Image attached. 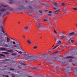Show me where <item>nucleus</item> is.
Instances as JSON below:
<instances>
[{
  "mask_svg": "<svg viewBox=\"0 0 77 77\" xmlns=\"http://www.w3.org/2000/svg\"><path fill=\"white\" fill-rule=\"evenodd\" d=\"M18 52V53H20L23 55V56L26 57V59H25V60H29L32 62H34L35 60H37V58L38 57V56H36L34 55H31L30 54H26V52H23L20 51H18L17 50H14Z\"/></svg>",
  "mask_w": 77,
  "mask_h": 77,
  "instance_id": "nucleus-1",
  "label": "nucleus"
},
{
  "mask_svg": "<svg viewBox=\"0 0 77 77\" xmlns=\"http://www.w3.org/2000/svg\"><path fill=\"white\" fill-rule=\"evenodd\" d=\"M1 6L2 7H4V8H1L0 9V16H2V15H3L4 13L7 10V8H6V7H8V5H5L4 4H1Z\"/></svg>",
  "mask_w": 77,
  "mask_h": 77,
  "instance_id": "nucleus-2",
  "label": "nucleus"
},
{
  "mask_svg": "<svg viewBox=\"0 0 77 77\" xmlns=\"http://www.w3.org/2000/svg\"><path fill=\"white\" fill-rule=\"evenodd\" d=\"M41 57H39L38 56H38V57H37V59H38V57H41L42 58H47V59H50V58H51V57L49 56V57H47V54H41Z\"/></svg>",
  "mask_w": 77,
  "mask_h": 77,
  "instance_id": "nucleus-3",
  "label": "nucleus"
},
{
  "mask_svg": "<svg viewBox=\"0 0 77 77\" xmlns=\"http://www.w3.org/2000/svg\"><path fill=\"white\" fill-rule=\"evenodd\" d=\"M53 9H54V10H55V11H54L53 12V13H54L57 12H58V11H59L60 10V7H57L56 8L54 7Z\"/></svg>",
  "mask_w": 77,
  "mask_h": 77,
  "instance_id": "nucleus-4",
  "label": "nucleus"
},
{
  "mask_svg": "<svg viewBox=\"0 0 77 77\" xmlns=\"http://www.w3.org/2000/svg\"><path fill=\"white\" fill-rule=\"evenodd\" d=\"M74 35H75V33H74V32H73L69 33L68 36L69 37H71V36H74Z\"/></svg>",
  "mask_w": 77,
  "mask_h": 77,
  "instance_id": "nucleus-5",
  "label": "nucleus"
},
{
  "mask_svg": "<svg viewBox=\"0 0 77 77\" xmlns=\"http://www.w3.org/2000/svg\"><path fill=\"white\" fill-rule=\"evenodd\" d=\"M65 72H69V70L71 69V68H68V67H65Z\"/></svg>",
  "mask_w": 77,
  "mask_h": 77,
  "instance_id": "nucleus-6",
  "label": "nucleus"
},
{
  "mask_svg": "<svg viewBox=\"0 0 77 77\" xmlns=\"http://www.w3.org/2000/svg\"><path fill=\"white\" fill-rule=\"evenodd\" d=\"M17 45H14L15 47L19 49L20 48V44L18 43L17 44Z\"/></svg>",
  "mask_w": 77,
  "mask_h": 77,
  "instance_id": "nucleus-7",
  "label": "nucleus"
},
{
  "mask_svg": "<svg viewBox=\"0 0 77 77\" xmlns=\"http://www.w3.org/2000/svg\"><path fill=\"white\" fill-rule=\"evenodd\" d=\"M54 5L55 6H57L59 5V3L58 2H54Z\"/></svg>",
  "mask_w": 77,
  "mask_h": 77,
  "instance_id": "nucleus-8",
  "label": "nucleus"
},
{
  "mask_svg": "<svg viewBox=\"0 0 77 77\" xmlns=\"http://www.w3.org/2000/svg\"><path fill=\"white\" fill-rule=\"evenodd\" d=\"M7 52H9L10 53H14V51L12 49L9 50L8 51H6Z\"/></svg>",
  "mask_w": 77,
  "mask_h": 77,
  "instance_id": "nucleus-9",
  "label": "nucleus"
},
{
  "mask_svg": "<svg viewBox=\"0 0 77 77\" xmlns=\"http://www.w3.org/2000/svg\"><path fill=\"white\" fill-rule=\"evenodd\" d=\"M36 26L38 28H39L40 29V28H41V27H42V25H41L40 24H39V25L36 24Z\"/></svg>",
  "mask_w": 77,
  "mask_h": 77,
  "instance_id": "nucleus-10",
  "label": "nucleus"
},
{
  "mask_svg": "<svg viewBox=\"0 0 77 77\" xmlns=\"http://www.w3.org/2000/svg\"><path fill=\"white\" fill-rule=\"evenodd\" d=\"M74 58V57H73V56H67V57H66V59H69V58Z\"/></svg>",
  "mask_w": 77,
  "mask_h": 77,
  "instance_id": "nucleus-11",
  "label": "nucleus"
},
{
  "mask_svg": "<svg viewBox=\"0 0 77 77\" xmlns=\"http://www.w3.org/2000/svg\"><path fill=\"white\" fill-rule=\"evenodd\" d=\"M8 50V49L4 48H0V50Z\"/></svg>",
  "mask_w": 77,
  "mask_h": 77,
  "instance_id": "nucleus-12",
  "label": "nucleus"
},
{
  "mask_svg": "<svg viewBox=\"0 0 77 77\" xmlns=\"http://www.w3.org/2000/svg\"><path fill=\"white\" fill-rule=\"evenodd\" d=\"M24 6H22L21 7H20L19 8V9H24Z\"/></svg>",
  "mask_w": 77,
  "mask_h": 77,
  "instance_id": "nucleus-13",
  "label": "nucleus"
},
{
  "mask_svg": "<svg viewBox=\"0 0 77 77\" xmlns=\"http://www.w3.org/2000/svg\"><path fill=\"white\" fill-rule=\"evenodd\" d=\"M27 42H28V44H32V42H31L30 40H28L27 41Z\"/></svg>",
  "mask_w": 77,
  "mask_h": 77,
  "instance_id": "nucleus-14",
  "label": "nucleus"
},
{
  "mask_svg": "<svg viewBox=\"0 0 77 77\" xmlns=\"http://www.w3.org/2000/svg\"><path fill=\"white\" fill-rule=\"evenodd\" d=\"M10 2H9V3L10 4H12L13 3H14V1H12V0H8Z\"/></svg>",
  "mask_w": 77,
  "mask_h": 77,
  "instance_id": "nucleus-15",
  "label": "nucleus"
},
{
  "mask_svg": "<svg viewBox=\"0 0 77 77\" xmlns=\"http://www.w3.org/2000/svg\"><path fill=\"white\" fill-rule=\"evenodd\" d=\"M6 41H7V40L6 39H2V42H3V41H4V42H6Z\"/></svg>",
  "mask_w": 77,
  "mask_h": 77,
  "instance_id": "nucleus-16",
  "label": "nucleus"
},
{
  "mask_svg": "<svg viewBox=\"0 0 77 77\" xmlns=\"http://www.w3.org/2000/svg\"><path fill=\"white\" fill-rule=\"evenodd\" d=\"M59 46V45H57L56 46H55L54 48L52 50H54V49H55V48H57V47H58Z\"/></svg>",
  "mask_w": 77,
  "mask_h": 77,
  "instance_id": "nucleus-17",
  "label": "nucleus"
},
{
  "mask_svg": "<svg viewBox=\"0 0 77 77\" xmlns=\"http://www.w3.org/2000/svg\"><path fill=\"white\" fill-rule=\"evenodd\" d=\"M34 20L35 22H36V23H38V20H36V19H35V17H34Z\"/></svg>",
  "mask_w": 77,
  "mask_h": 77,
  "instance_id": "nucleus-18",
  "label": "nucleus"
},
{
  "mask_svg": "<svg viewBox=\"0 0 77 77\" xmlns=\"http://www.w3.org/2000/svg\"><path fill=\"white\" fill-rule=\"evenodd\" d=\"M61 43H62V41H59L58 42L57 44H61Z\"/></svg>",
  "mask_w": 77,
  "mask_h": 77,
  "instance_id": "nucleus-19",
  "label": "nucleus"
},
{
  "mask_svg": "<svg viewBox=\"0 0 77 77\" xmlns=\"http://www.w3.org/2000/svg\"><path fill=\"white\" fill-rule=\"evenodd\" d=\"M33 49H36L37 48V46L35 45L33 47Z\"/></svg>",
  "mask_w": 77,
  "mask_h": 77,
  "instance_id": "nucleus-20",
  "label": "nucleus"
},
{
  "mask_svg": "<svg viewBox=\"0 0 77 77\" xmlns=\"http://www.w3.org/2000/svg\"><path fill=\"white\" fill-rule=\"evenodd\" d=\"M28 29V26H26L24 27V29L25 30H27Z\"/></svg>",
  "mask_w": 77,
  "mask_h": 77,
  "instance_id": "nucleus-21",
  "label": "nucleus"
},
{
  "mask_svg": "<svg viewBox=\"0 0 77 77\" xmlns=\"http://www.w3.org/2000/svg\"><path fill=\"white\" fill-rule=\"evenodd\" d=\"M10 11H14V9L13 8H11L9 9Z\"/></svg>",
  "mask_w": 77,
  "mask_h": 77,
  "instance_id": "nucleus-22",
  "label": "nucleus"
},
{
  "mask_svg": "<svg viewBox=\"0 0 77 77\" xmlns=\"http://www.w3.org/2000/svg\"><path fill=\"white\" fill-rule=\"evenodd\" d=\"M0 56H3V57H5V55L3 54H0Z\"/></svg>",
  "mask_w": 77,
  "mask_h": 77,
  "instance_id": "nucleus-23",
  "label": "nucleus"
},
{
  "mask_svg": "<svg viewBox=\"0 0 77 77\" xmlns=\"http://www.w3.org/2000/svg\"><path fill=\"white\" fill-rule=\"evenodd\" d=\"M64 36H63V35L62 36L61 38V39H63V38H64Z\"/></svg>",
  "mask_w": 77,
  "mask_h": 77,
  "instance_id": "nucleus-24",
  "label": "nucleus"
},
{
  "mask_svg": "<svg viewBox=\"0 0 77 77\" xmlns=\"http://www.w3.org/2000/svg\"><path fill=\"white\" fill-rule=\"evenodd\" d=\"M7 42H8V43H9V40L8 39V38H7Z\"/></svg>",
  "mask_w": 77,
  "mask_h": 77,
  "instance_id": "nucleus-25",
  "label": "nucleus"
},
{
  "mask_svg": "<svg viewBox=\"0 0 77 77\" xmlns=\"http://www.w3.org/2000/svg\"><path fill=\"white\" fill-rule=\"evenodd\" d=\"M5 45V47H9V48H11V47L8 46V45Z\"/></svg>",
  "mask_w": 77,
  "mask_h": 77,
  "instance_id": "nucleus-26",
  "label": "nucleus"
},
{
  "mask_svg": "<svg viewBox=\"0 0 77 77\" xmlns=\"http://www.w3.org/2000/svg\"><path fill=\"white\" fill-rule=\"evenodd\" d=\"M44 21H45L46 22H48V20H46V19H44Z\"/></svg>",
  "mask_w": 77,
  "mask_h": 77,
  "instance_id": "nucleus-27",
  "label": "nucleus"
},
{
  "mask_svg": "<svg viewBox=\"0 0 77 77\" xmlns=\"http://www.w3.org/2000/svg\"><path fill=\"white\" fill-rule=\"evenodd\" d=\"M39 12L40 13H41V14H40L41 15H42V11H39Z\"/></svg>",
  "mask_w": 77,
  "mask_h": 77,
  "instance_id": "nucleus-28",
  "label": "nucleus"
},
{
  "mask_svg": "<svg viewBox=\"0 0 77 77\" xmlns=\"http://www.w3.org/2000/svg\"><path fill=\"white\" fill-rule=\"evenodd\" d=\"M21 65H26V64H24V63H21Z\"/></svg>",
  "mask_w": 77,
  "mask_h": 77,
  "instance_id": "nucleus-29",
  "label": "nucleus"
},
{
  "mask_svg": "<svg viewBox=\"0 0 77 77\" xmlns=\"http://www.w3.org/2000/svg\"><path fill=\"white\" fill-rule=\"evenodd\" d=\"M6 14H10V12L8 11H6Z\"/></svg>",
  "mask_w": 77,
  "mask_h": 77,
  "instance_id": "nucleus-30",
  "label": "nucleus"
},
{
  "mask_svg": "<svg viewBox=\"0 0 77 77\" xmlns=\"http://www.w3.org/2000/svg\"><path fill=\"white\" fill-rule=\"evenodd\" d=\"M2 32L3 33H5V30L2 29Z\"/></svg>",
  "mask_w": 77,
  "mask_h": 77,
  "instance_id": "nucleus-31",
  "label": "nucleus"
},
{
  "mask_svg": "<svg viewBox=\"0 0 77 77\" xmlns=\"http://www.w3.org/2000/svg\"><path fill=\"white\" fill-rule=\"evenodd\" d=\"M1 27L2 29V30L4 29L3 28V26H1Z\"/></svg>",
  "mask_w": 77,
  "mask_h": 77,
  "instance_id": "nucleus-32",
  "label": "nucleus"
},
{
  "mask_svg": "<svg viewBox=\"0 0 77 77\" xmlns=\"http://www.w3.org/2000/svg\"><path fill=\"white\" fill-rule=\"evenodd\" d=\"M61 5H62V6H65V4H64L63 3H62Z\"/></svg>",
  "mask_w": 77,
  "mask_h": 77,
  "instance_id": "nucleus-33",
  "label": "nucleus"
},
{
  "mask_svg": "<svg viewBox=\"0 0 77 77\" xmlns=\"http://www.w3.org/2000/svg\"><path fill=\"white\" fill-rule=\"evenodd\" d=\"M6 20V19H4L3 20V23H4L5 22V20Z\"/></svg>",
  "mask_w": 77,
  "mask_h": 77,
  "instance_id": "nucleus-34",
  "label": "nucleus"
},
{
  "mask_svg": "<svg viewBox=\"0 0 77 77\" xmlns=\"http://www.w3.org/2000/svg\"><path fill=\"white\" fill-rule=\"evenodd\" d=\"M73 9H74V10H77V8H73Z\"/></svg>",
  "mask_w": 77,
  "mask_h": 77,
  "instance_id": "nucleus-35",
  "label": "nucleus"
},
{
  "mask_svg": "<svg viewBox=\"0 0 77 77\" xmlns=\"http://www.w3.org/2000/svg\"><path fill=\"white\" fill-rule=\"evenodd\" d=\"M13 44L14 45H15V44H16L15 42H13Z\"/></svg>",
  "mask_w": 77,
  "mask_h": 77,
  "instance_id": "nucleus-36",
  "label": "nucleus"
},
{
  "mask_svg": "<svg viewBox=\"0 0 77 77\" xmlns=\"http://www.w3.org/2000/svg\"><path fill=\"white\" fill-rule=\"evenodd\" d=\"M54 33H56V34L57 33V32H56V30L55 29L54 30Z\"/></svg>",
  "mask_w": 77,
  "mask_h": 77,
  "instance_id": "nucleus-37",
  "label": "nucleus"
},
{
  "mask_svg": "<svg viewBox=\"0 0 77 77\" xmlns=\"http://www.w3.org/2000/svg\"><path fill=\"white\" fill-rule=\"evenodd\" d=\"M12 55H13V56H15L16 55V54H12Z\"/></svg>",
  "mask_w": 77,
  "mask_h": 77,
  "instance_id": "nucleus-38",
  "label": "nucleus"
},
{
  "mask_svg": "<svg viewBox=\"0 0 77 77\" xmlns=\"http://www.w3.org/2000/svg\"><path fill=\"white\" fill-rule=\"evenodd\" d=\"M37 69V67H34V69Z\"/></svg>",
  "mask_w": 77,
  "mask_h": 77,
  "instance_id": "nucleus-39",
  "label": "nucleus"
},
{
  "mask_svg": "<svg viewBox=\"0 0 77 77\" xmlns=\"http://www.w3.org/2000/svg\"><path fill=\"white\" fill-rule=\"evenodd\" d=\"M48 15L49 16H50L51 17V16L52 15L51 14H48Z\"/></svg>",
  "mask_w": 77,
  "mask_h": 77,
  "instance_id": "nucleus-40",
  "label": "nucleus"
},
{
  "mask_svg": "<svg viewBox=\"0 0 77 77\" xmlns=\"http://www.w3.org/2000/svg\"><path fill=\"white\" fill-rule=\"evenodd\" d=\"M5 54H9V53L8 52H6Z\"/></svg>",
  "mask_w": 77,
  "mask_h": 77,
  "instance_id": "nucleus-41",
  "label": "nucleus"
},
{
  "mask_svg": "<svg viewBox=\"0 0 77 77\" xmlns=\"http://www.w3.org/2000/svg\"><path fill=\"white\" fill-rule=\"evenodd\" d=\"M11 48H12V49H14V46H12Z\"/></svg>",
  "mask_w": 77,
  "mask_h": 77,
  "instance_id": "nucleus-42",
  "label": "nucleus"
},
{
  "mask_svg": "<svg viewBox=\"0 0 77 77\" xmlns=\"http://www.w3.org/2000/svg\"><path fill=\"white\" fill-rule=\"evenodd\" d=\"M58 53V51H57L54 53V54H56V53Z\"/></svg>",
  "mask_w": 77,
  "mask_h": 77,
  "instance_id": "nucleus-43",
  "label": "nucleus"
},
{
  "mask_svg": "<svg viewBox=\"0 0 77 77\" xmlns=\"http://www.w3.org/2000/svg\"><path fill=\"white\" fill-rule=\"evenodd\" d=\"M49 14H51V13H52V12H51V11H49Z\"/></svg>",
  "mask_w": 77,
  "mask_h": 77,
  "instance_id": "nucleus-44",
  "label": "nucleus"
},
{
  "mask_svg": "<svg viewBox=\"0 0 77 77\" xmlns=\"http://www.w3.org/2000/svg\"><path fill=\"white\" fill-rule=\"evenodd\" d=\"M71 42L73 43L74 42V41L73 40H72Z\"/></svg>",
  "mask_w": 77,
  "mask_h": 77,
  "instance_id": "nucleus-45",
  "label": "nucleus"
},
{
  "mask_svg": "<svg viewBox=\"0 0 77 77\" xmlns=\"http://www.w3.org/2000/svg\"><path fill=\"white\" fill-rule=\"evenodd\" d=\"M5 36H8V34H7L6 33H5Z\"/></svg>",
  "mask_w": 77,
  "mask_h": 77,
  "instance_id": "nucleus-46",
  "label": "nucleus"
},
{
  "mask_svg": "<svg viewBox=\"0 0 77 77\" xmlns=\"http://www.w3.org/2000/svg\"><path fill=\"white\" fill-rule=\"evenodd\" d=\"M62 62H62L63 63H65V62L63 60H62Z\"/></svg>",
  "mask_w": 77,
  "mask_h": 77,
  "instance_id": "nucleus-47",
  "label": "nucleus"
},
{
  "mask_svg": "<svg viewBox=\"0 0 77 77\" xmlns=\"http://www.w3.org/2000/svg\"><path fill=\"white\" fill-rule=\"evenodd\" d=\"M59 34L58 35L59 36H60V34H61V33L60 32H59Z\"/></svg>",
  "mask_w": 77,
  "mask_h": 77,
  "instance_id": "nucleus-48",
  "label": "nucleus"
},
{
  "mask_svg": "<svg viewBox=\"0 0 77 77\" xmlns=\"http://www.w3.org/2000/svg\"><path fill=\"white\" fill-rule=\"evenodd\" d=\"M72 40V38H70V39H69V40H70V41H71V40Z\"/></svg>",
  "mask_w": 77,
  "mask_h": 77,
  "instance_id": "nucleus-49",
  "label": "nucleus"
},
{
  "mask_svg": "<svg viewBox=\"0 0 77 77\" xmlns=\"http://www.w3.org/2000/svg\"><path fill=\"white\" fill-rule=\"evenodd\" d=\"M9 37V38H10V39H13V40H14V39H13V38H11L9 37Z\"/></svg>",
  "mask_w": 77,
  "mask_h": 77,
  "instance_id": "nucleus-50",
  "label": "nucleus"
},
{
  "mask_svg": "<svg viewBox=\"0 0 77 77\" xmlns=\"http://www.w3.org/2000/svg\"><path fill=\"white\" fill-rule=\"evenodd\" d=\"M10 69L11 70H14V69Z\"/></svg>",
  "mask_w": 77,
  "mask_h": 77,
  "instance_id": "nucleus-51",
  "label": "nucleus"
},
{
  "mask_svg": "<svg viewBox=\"0 0 77 77\" xmlns=\"http://www.w3.org/2000/svg\"><path fill=\"white\" fill-rule=\"evenodd\" d=\"M2 53L4 54H6V52H2Z\"/></svg>",
  "mask_w": 77,
  "mask_h": 77,
  "instance_id": "nucleus-52",
  "label": "nucleus"
},
{
  "mask_svg": "<svg viewBox=\"0 0 77 77\" xmlns=\"http://www.w3.org/2000/svg\"><path fill=\"white\" fill-rule=\"evenodd\" d=\"M3 77H6V75H3Z\"/></svg>",
  "mask_w": 77,
  "mask_h": 77,
  "instance_id": "nucleus-53",
  "label": "nucleus"
},
{
  "mask_svg": "<svg viewBox=\"0 0 77 77\" xmlns=\"http://www.w3.org/2000/svg\"><path fill=\"white\" fill-rule=\"evenodd\" d=\"M5 77H9V75H5Z\"/></svg>",
  "mask_w": 77,
  "mask_h": 77,
  "instance_id": "nucleus-54",
  "label": "nucleus"
},
{
  "mask_svg": "<svg viewBox=\"0 0 77 77\" xmlns=\"http://www.w3.org/2000/svg\"><path fill=\"white\" fill-rule=\"evenodd\" d=\"M34 67H31V68H32V69H34Z\"/></svg>",
  "mask_w": 77,
  "mask_h": 77,
  "instance_id": "nucleus-55",
  "label": "nucleus"
},
{
  "mask_svg": "<svg viewBox=\"0 0 77 77\" xmlns=\"http://www.w3.org/2000/svg\"><path fill=\"white\" fill-rule=\"evenodd\" d=\"M49 53V51L45 52V53Z\"/></svg>",
  "mask_w": 77,
  "mask_h": 77,
  "instance_id": "nucleus-56",
  "label": "nucleus"
},
{
  "mask_svg": "<svg viewBox=\"0 0 77 77\" xmlns=\"http://www.w3.org/2000/svg\"><path fill=\"white\" fill-rule=\"evenodd\" d=\"M75 69L77 70V67L75 68Z\"/></svg>",
  "mask_w": 77,
  "mask_h": 77,
  "instance_id": "nucleus-57",
  "label": "nucleus"
},
{
  "mask_svg": "<svg viewBox=\"0 0 77 77\" xmlns=\"http://www.w3.org/2000/svg\"><path fill=\"white\" fill-rule=\"evenodd\" d=\"M12 77H15V75H13V76H12Z\"/></svg>",
  "mask_w": 77,
  "mask_h": 77,
  "instance_id": "nucleus-58",
  "label": "nucleus"
},
{
  "mask_svg": "<svg viewBox=\"0 0 77 77\" xmlns=\"http://www.w3.org/2000/svg\"><path fill=\"white\" fill-rule=\"evenodd\" d=\"M23 38H25V36H23Z\"/></svg>",
  "mask_w": 77,
  "mask_h": 77,
  "instance_id": "nucleus-59",
  "label": "nucleus"
},
{
  "mask_svg": "<svg viewBox=\"0 0 77 77\" xmlns=\"http://www.w3.org/2000/svg\"><path fill=\"white\" fill-rule=\"evenodd\" d=\"M9 8H10V7H7V8H8V9H9Z\"/></svg>",
  "mask_w": 77,
  "mask_h": 77,
  "instance_id": "nucleus-60",
  "label": "nucleus"
},
{
  "mask_svg": "<svg viewBox=\"0 0 77 77\" xmlns=\"http://www.w3.org/2000/svg\"><path fill=\"white\" fill-rule=\"evenodd\" d=\"M28 77H32L30 76H28Z\"/></svg>",
  "mask_w": 77,
  "mask_h": 77,
  "instance_id": "nucleus-61",
  "label": "nucleus"
},
{
  "mask_svg": "<svg viewBox=\"0 0 77 77\" xmlns=\"http://www.w3.org/2000/svg\"><path fill=\"white\" fill-rule=\"evenodd\" d=\"M48 10H45V12H46V11H47Z\"/></svg>",
  "mask_w": 77,
  "mask_h": 77,
  "instance_id": "nucleus-62",
  "label": "nucleus"
},
{
  "mask_svg": "<svg viewBox=\"0 0 77 77\" xmlns=\"http://www.w3.org/2000/svg\"><path fill=\"white\" fill-rule=\"evenodd\" d=\"M30 13H28V14H29V15H30Z\"/></svg>",
  "mask_w": 77,
  "mask_h": 77,
  "instance_id": "nucleus-63",
  "label": "nucleus"
},
{
  "mask_svg": "<svg viewBox=\"0 0 77 77\" xmlns=\"http://www.w3.org/2000/svg\"><path fill=\"white\" fill-rule=\"evenodd\" d=\"M1 8H2V7H1V6H0V9H1Z\"/></svg>",
  "mask_w": 77,
  "mask_h": 77,
  "instance_id": "nucleus-64",
  "label": "nucleus"
}]
</instances>
